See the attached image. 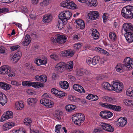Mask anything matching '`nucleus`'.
Instances as JSON below:
<instances>
[{"instance_id": "obj_1", "label": "nucleus", "mask_w": 133, "mask_h": 133, "mask_svg": "<svg viewBox=\"0 0 133 133\" xmlns=\"http://www.w3.org/2000/svg\"><path fill=\"white\" fill-rule=\"evenodd\" d=\"M121 14L127 19L133 18V6L128 5L124 7L122 10Z\"/></svg>"}, {"instance_id": "obj_2", "label": "nucleus", "mask_w": 133, "mask_h": 133, "mask_svg": "<svg viewBox=\"0 0 133 133\" xmlns=\"http://www.w3.org/2000/svg\"><path fill=\"white\" fill-rule=\"evenodd\" d=\"M72 15V13L69 11H64L59 15V18L60 20L63 22L64 24L67 22L68 20L69 19Z\"/></svg>"}, {"instance_id": "obj_3", "label": "nucleus", "mask_w": 133, "mask_h": 133, "mask_svg": "<svg viewBox=\"0 0 133 133\" xmlns=\"http://www.w3.org/2000/svg\"><path fill=\"white\" fill-rule=\"evenodd\" d=\"M85 119V116L81 113L74 115L72 117V120L74 123L78 125H80L81 123L83 122Z\"/></svg>"}, {"instance_id": "obj_4", "label": "nucleus", "mask_w": 133, "mask_h": 133, "mask_svg": "<svg viewBox=\"0 0 133 133\" xmlns=\"http://www.w3.org/2000/svg\"><path fill=\"white\" fill-rule=\"evenodd\" d=\"M54 38L52 37L51 39L52 42L55 44L58 43L61 44L65 43L66 41L67 38L64 36L58 35Z\"/></svg>"}, {"instance_id": "obj_5", "label": "nucleus", "mask_w": 133, "mask_h": 133, "mask_svg": "<svg viewBox=\"0 0 133 133\" xmlns=\"http://www.w3.org/2000/svg\"><path fill=\"white\" fill-rule=\"evenodd\" d=\"M61 6L69 9H76L77 7L72 1L66 0L63 1L61 3Z\"/></svg>"}, {"instance_id": "obj_6", "label": "nucleus", "mask_w": 133, "mask_h": 133, "mask_svg": "<svg viewBox=\"0 0 133 133\" xmlns=\"http://www.w3.org/2000/svg\"><path fill=\"white\" fill-rule=\"evenodd\" d=\"M112 82V84L111 85V90H114L117 92H119L122 91L123 87L122 83L115 81Z\"/></svg>"}, {"instance_id": "obj_7", "label": "nucleus", "mask_w": 133, "mask_h": 133, "mask_svg": "<svg viewBox=\"0 0 133 133\" xmlns=\"http://www.w3.org/2000/svg\"><path fill=\"white\" fill-rule=\"evenodd\" d=\"M124 65L125 66L127 70H130L133 68V59L129 57L125 58L123 61Z\"/></svg>"}, {"instance_id": "obj_8", "label": "nucleus", "mask_w": 133, "mask_h": 133, "mask_svg": "<svg viewBox=\"0 0 133 133\" xmlns=\"http://www.w3.org/2000/svg\"><path fill=\"white\" fill-rule=\"evenodd\" d=\"M11 71L8 66L4 65L0 68V74H8V76L9 77L14 76H15V74L13 72L11 73L10 72Z\"/></svg>"}, {"instance_id": "obj_9", "label": "nucleus", "mask_w": 133, "mask_h": 133, "mask_svg": "<svg viewBox=\"0 0 133 133\" xmlns=\"http://www.w3.org/2000/svg\"><path fill=\"white\" fill-rule=\"evenodd\" d=\"M123 29L126 32L125 34L133 33V26L131 23H126L124 24L123 25L122 31H123Z\"/></svg>"}, {"instance_id": "obj_10", "label": "nucleus", "mask_w": 133, "mask_h": 133, "mask_svg": "<svg viewBox=\"0 0 133 133\" xmlns=\"http://www.w3.org/2000/svg\"><path fill=\"white\" fill-rule=\"evenodd\" d=\"M66 65V64L64 62H59L56 65L55 70L57 72H62L65 70Z\"/></svg>"}, {"instance_id": "obj_11", "label": "nucleus", "mask_w": 133, "mask_h": 133, "mask_svg": "<svg viewBox=\"0 0 133 133\" xmlns=\"http://www.w3.org/2000/svg\"><path fill=\"white\" fill-rule=\"evenodd\" d=\"M41 103L44 104L47 107H51L53 105L54 102L47 98H43L40 101Z\"/></svg>"}, {"instance_id": "obj_12", "label": "nucleus", "mask_w": 133, "mask_h": 133, "mask_svg": "<svg viewBox=\"0 0 133 133\" xmlns=\"http://www.w3.org/2000/svg\"><path fill=\"white\" fill-rule=\"evenodd\" d=\"M27 86H32L36 88H38L40 87H43L44 86V84L42 83L39 82H32L27 81Z\"/></svg>"}, {"instance_id": "obj_13", "label": "nucleus", "mask_w": 133, "mask_h": 133, "mask_svg": "<svg viewBox=\"0 0 133 133\" xmlns=\"http://www.w3.org/2000/svg\"><path fill=\"white\" fill-rule=\"evenodd\" d=\"M99 14L96 11H91L88 14V18L91 20H95L99 18Z\"/></svg>"}, {"instance_id": "obj_14", "label": "nucleus", "mask_w": 133, "mask_h": 133, "mask_svg": "<svg viewBox=\"0 0 133 133\" xmlns=\"http://www.w3.org/2000/svg\"><path fill=\"white\" fill-rule=\"evenodd\" d=\"M100 126L103 129L107 131L112 132L114 131V127L108 124L102 122Z\"/></svg>"}, {"instance_id": "obj_15", "label": "nucleus", "mask_w": 133, "mask_h": 133, "mask_svg": "<svg viewBox=\"0 0 133 133\" xmlns=\"http://www.w3.org/2000/svg\"><path fill=\"white\" fill-rule=\"evenodd\" d=\"M127 121V119L126 117H121L118 119L116 122L118 126L123 127L126 124Z\"/></svg>"}, {"instance_id": "obj_16", "label": "nucleus", "mask_w": 133, "mask_h": 133, "mask_svg": "<svg viewBox=\"0 0 133 133\" xmlns=\"http://www.w3.org/2000/svg\"><path fill=\"white\" fill-rule=\"evenodd\" d=\"M75 52L74 50H68L66 51H64L62 52V56L67 57H72L74 55Z\"/></svg>"}, {"instance_id": "obj_17", "label": "nucleus", "mask_w": 133, "mask_h": 133, "mask_svg": "<svg viewBox=\"0 0 133 133\" xmlns=\"http://www.w3.org/2000/svg\"><path fill=\"white\" fill-rule=\"evenodd\" d=\"M8 99L7 97L4 94L0 93V103L2 106L4 105L7 103Z\"/></svg>"}, {"instance_id": "obj_18", "label": "nucleus", "mask_w": 133, "mask_h": 133, "mask_svg": "<svg viewBox=\"0 0 133 133\" xmlns=\"http://www.w3.org/2000/svg\"><path fill=\"white\" fill-rule=\"evenodd\" d=\"M35 79L37 81L42 82H45L47 81L46 76L44 75L40 76L37 75L35 77Z\"/></svg>"}, {"instance_id": "obj_19", "label": "nucleus", "mask_w": 133, "mask_h": 133, "mask_svg": "<svg viewBox=\"0 0 133 133\" xmlns=\"http://www.w3.org/2000/svg\"><path fill=\"white\" fill-rule=\"evenodd\" d=\"M37 101V99L35 98H29L27 99V102L29 105L33 107L36 104Z\"/></svg>"}, {"instance_id": "obj_20", "label": "nucleus", "mask_w": 133, "mask_h": 133, "mask_svg": "<svg viewBox=\"0 0 133 133\" xmlns=\"http://www.w3.org/2000/svg\"><path fill=\"white\" fill-rule=\"evenodd\" d=\"M52 17L51 15H45L43 16L42 21L43 22L48 23L51 22L52 20Z\"/></svg>"}, {"instance_id": "obj_21", "label": "nucleus", "mask_w": 133, "mask_h": 133, "mask_svg": "<svg viewBox=\"0 0 133 133\" xmlns=\"http://www.w3.org/2000/svg\"><path fill=\"white\" fill-rule=\"evenodd\" d=\"M77 23L76 27L81 29H83L85 27V24L84 21L82 19L76 20L75 21Z\"/></svg>"}, {"instance_id": "obj_22", "label": "nucleus", "mask_w": 133, "mask_h": 133, "mask_svg": "<svg viewBox=\"0 0 133 133\" xmlns=\"http://www.w3.org/2000/svg\"><path fill=\"white\" fill-rule=\"evenodd\" d=\"M0 87L5 90H9L11 88V85L2 82H0Z\"/></svg>"}, {"instance_id": "obj_23", "label": "nucleus", "mask_w": 133, "mask_h": 133, "mask_svg": "<svg viewBox=\"0 0 133 133\" xmlns=\"http://www.w3.org/2000/svg\"><path fill=\"white\" fill-rule=\"evenodd\" d=\"M22 56V54L21 51H18L13 56L12 58L13 61L16 62H17L20 59Z\"/></svg>"}, {"instance_id": "obj_24", "label": "nucleus", "mask_w": 133, "mask_h": 133, "mask_svg": "<svg viewBox=\"0 0 133 133\" xmlns=\"http://www.w3.org/2000/svg\"><path fill=\"white\" fill-rule=\"evenodd\" d=\"M125 68V66L124 65V64L118 63L116 66V69L118 72H121L123 71L124 69Z\"/></svg>"}, {"instance_id": "obj_25", "label": "nucleus", "mask_w": 133, "mask_h": 133, "mask_svg": "<svg viewBox=\"0 0 133 133\" xmlns=\"http://www.w3.org/2000/svg\"><path fill=\"white\" fill-rule=\"evenodd\" d=\"M95 50L103 54H105L107 56L110 55L109 54L108 52L101 48L96 47L95 48Z\"/></svg>"}, {"instance_id": "obj_26", "label": "nucleus", "mask_w": 133, "mask_h": 133, "mask_svg": "<svg viewBox=\"0 0 133 133\" xmlns=\"http://www.w3.org/2000/svg\"><path fill=\"white\" fill-rule=\"evenodd\" d=\"M110 109L117 112H120L121 110L120 106L111 104Z\"/></svg>"}, {"instance_id": "obj_27", "label": "nucleus", "mask_w": 133, "mask_h": 133, "mask_svg": "<svg viewBox=\"0 0 133 133\" xmlns=\"http://www.w3.org/2000/svg\"><path fill=\"white\" fill-rule=\"evenodd\" d=\"M92 34L94 39H97L99 37V34L96 29H93L92 30Z\"/></svg>"}, {"instance_id": "obj_28", "label": "nucleus", "mask_w": 133, "mask_h": 133, "mask_svg": "<svg viewBox=\"0 0 133 133\" xmlns=\"http://www.w3.org/2000/svg\"><path fill=\"white\" fill-rule=\"evenodd\" d=\"M88 72L87 70L83 69H80L76 72V74L78 76H82L84 74H87Z\"/></svg>"}, {"instance_id": "obj_29", "label": "nucleus", "mask_w": 133, "mask_h": 133, "mask_svg": "<svg viewBox=\"0 0 133 133\" xmlns=\"http://www.w3.org/2000/svg\"><path fill=\"white\" fill-rule=\"evenodd\" d=\"M59 84L61 87L64 89H67L69 86L68 83L66 81H61Z\"/></svg>"}, {"instance_id": "obj_30", "label": "nucleus", "mask_w": 133, "mask_h": 133, "mask_svg": "<svg viewBox=\"0 0 133 133\" xmlns=\"http://www.w3.org/2000/svg\"><path fill=\"white\" fill-rule=\"evenodd\" d=\"M125 35L126 39L128 42L131 43L133 41V32Z\"/></svg>"}, {"instance_id": "obj_31", "label": "nucleus", "mask_w": 133, "mask_h": 133, "mask_svg": "<svg viewBox=\"0 0 133 133\" xmlns=\"http://www.w3.org/2000/svg\"><path fill=\"white\" fill-rule=\"evenodd\" d=\"M24 107V105L21 102H17L15 103V108L17 110H21Z\"/></svg>"}, {"instance_id": "obj_32", "label": "nucleus", "mask_w": 133, "mask_h": 133, "mask_svg": "<svg viewBox=\"0 0 133 133\" xmlns=\"http://www.w3.org/2000/svg\"><path fill=\"white\" fill-rule=\"evenodd\" d=\"M65 108L67 111L69 112L71 111L72 110L75 109L76 106L72 104H69L66 106Z\"/></svg>"}, {"instance_id": "obj_33", "label": "nucleus", "mask_w": 133, "mask_h": 133, "mask_svg": "<svg viewBox=\"0 0 133 133\" xmlns=\"http://www.w3.org/2000/svg\"><path fill=\"white\" fill-rule=\"evenodd\" d=\"M102 86L103 88H104L105 89L110 90H111V89H110L111 87V85L107 82L103 83L102 84Z\"/></svg>"}, {"instance_id": "obj_34", "label": "nucleus", "mask_w": 133, "mask_h": 133, "mask_svg": "<svg viewBox=\"0 0 133 133\" xmlns=\"http://www.w3.org/2000/svg\"><path fill=\"white\" fill-rule=\"evenodd\" d=\"M92 65H95L99 62L100 60V57L99 56H95L92 58Z\"/></svg>"}, {"instance_id": "obj_35", "label": "nucleus", "mask_w": 133, "mask_h": 133, "mask_svg": "<svg viewBox=\"0 0 133 133\" xmlns=\"http://www.w3.org/2000/svg\"><path fill=\"white\" fill-rule=\"evenodd\" d=\"M88 3L89 5L90 6H96L97 5V3L96 0H87Z\"/></svg>"}, {"instance_id": "obj_36", "label": "nucleus", "mask_w": 133, "mask_h": 133, "mask_svg": "<svg viewBox=\"0 0 133 133\" xmlns=\"http://www.w3.org/2000/svg\"><path fill=\"white\" fill-rule=\"evenodd\" d=\"M69 99L72 102H78L80 100V99L77 98L75 96L70 95L68 97Z\"/></svg>"}, {"instance_id": "obj_37", "label": "nucleus", "mask_w": 133, "mask_h": 133, "mask_svg": "<svg viewBox=\"0 0 133 133\" xmlns=\"http://www.w3.org/2000/svg\"><path fill=\"white\" fill-rule=\"evenodd\" d=\"M4 114L5 115L6 119H8L9 118H11L13 117L12 112L10 111H7Z\"/></svg>"}, {"instance_id": "obj_38", "label": "nucleus", "mask_w": 133, "mask_h": 133, "mask_svg": "<svg viewBox=\"0 0 133 133\" xmlns=\"http://www.w3.org/2000/svg\"><path fill=\"white\" fill-rule=\"evenodd\" d=\"M24 122V124L26 125L30 126L31 123H32V121L30 118H28L25 119Z\"/></svg>"}, {"instance_id": "obj_39", "label": "nucleus", "mask_w": 133, "mask_h": 133, "mask_svg": "<svg viewBox=\"0 0 133 133\" xmlns=\"http://www.w3.org/2000/svg\"><path fill=\"white\" fill-rule=\"evenodd\" d=\"M123 103L127 106H131L133 104V101L129 99L124 100Z\"/></svg>"}, {"instance_id": "obj_40", "label": "nucleus", "mask_w": 133, "mask_h": 133, "mask_svg": "<svg viewBox=\"0 0 133 133\" xmlns=\"http://www.w3.org/2000/svg\"><path fill=\"white\" fill-rule=\"evenodd\" d=\"M109 36L110 38L113 42L115 41L116 39V36L115 33L110 32L109 34Z\"/></svg>"}, {"instance_id": "obj_41", "label": "nucleus", "mask_w": 133, "mask_h": 133, "mask_svg": "<svg viewBox=\"0 0 133 133\" xmlns=\"http://www.w3.org/2000/svg\"><path fill=\"white\" fill-rule=\"evenodd\" d=\"M49 0H44L40 3V5L42 7L46 6L49 4Z\"/></svg>"}, {"instance_id": "obj_42", "label": "nucleus", "mask_w": 133, "mask_h": 133, "mask_svg": "<svg viewBox=\"0 0 133 133\" xmlns=\"http://www.w3.org/2000/svg\"><path fill=\"white\" fill-rule=\"evenodd\" d=\"M127 95L130 97H133V90L131 88H129L126 91Z\"/></svg>"}, {"instance_id": "obj_43", "label": "nucleus", "mask_w": 133, "mask_h": 133, "mask_svg": "<svg viewBox=\"0 0 133 133\" xmlns=\"http://www.w3.org/2000/svg\"><path fill=\"white\" fill-rule=\"evenodd\" d=\"M57 96H58V97L60 98L61 97H63L64 96H65L66 95V94L62 92L61 91H58L57 94Z\"/></svg>"}, {"instance_id": "obj_44", "label": "nucleus", "mask_w": 133, "mask_h": 133, "mask_svg": "<svg viewBox=\"0 0 133 133\" xmlns=\"http://www.w3.org/2000/svg\"><path fill=\"white\" fill-rule=\"evenodd\" d=\"M93 58L90 57H88L86 59V62L89 65H92V61H93Z\"/></svg>"}, {"instance_id": "obj_45", "label": "nucleus", "mask_w": 133, "mask_h": 133, "mask_svg": "<svg viewBox=\"0 0 133 133\" xmlns=\"http://www.w3.org/2000/svg\"><path fill=\"white\" fill-rule=\"evenodd\" d=\"M50 57L55 60V61H57L59 59V55L55 54H53L50 55Z\"/></svg>"}, {"instance_id": "obj_46", "label": "nucleus", "mask_w": 133, "mask_h": 133, "mask_svg": "<svg viewBox=\"0 0 133 133\" xmlns=\"http://www.w3.org/2000/svg\"><path fill=\"white\" fill-rule=\"evenodd\" d=\"M105 99L107 102L110 103H112L114 102V101L115 99L114 98H111L110 97L106 96L105 98Z\"/></svg>"}, {"instance_id": "obj_47", "label": "nucleus", "mask_w": 133, "mask_h": 133, "mask_svg": "<svg viewBox=\"0 0 133 133\" xmlns=\"http://www.w3.org/2000/svg\"><path fill=\"white\" fill-rule=\"evenodd\" d=\"M107 110H104L101 111L100 114V116L103 118L107 119L106 117Z\"/></svg>"}, {"instance_id": "obj_48", "label": "nucleus", "mask_w": 133, "mask_h": 133, "mask_svg": "<svg viewBox=\"0 0 133 133\" xmlns=\"http://www.w3.org/2000/svg\"><path fill=\"white\" fill-rule=\"evenodd\" d=\"M73 63L72 61L70 62L69 64H66V68H67L69 70H71L73 67Z\"/></svg>"}, {"instance_id": "obj_49", "label": "nucleus", "mask_w": 133, "mask_h": 133, "mask_svg": "<svg viewBox=\"0 0 133 133\" xmlns=\"http://www.w3.org/2000/svg\"><path fill=\"white\" fill-rule=\"evenodd\" d=\"M100 105L102 107L110 109L111 104L108 103H100Z\"/></svg>"}, {"instance_id": "obj_50", "label": "nucleus", "mask_w": 133, "mask_h": 133, "mask_svg": "<svg viewBox=\"0 0 133 133\" xmlns=\"http://www.w3.org/2000/svg\"><path fill=\"white\" fill-rule=\"evenodd\" d=\"M61 125H57L56 127L55 132L57 133H60V129H61Z\"/></svg>"}, {"instance_id": "obj_51", "label": "nucleus", "mask_w": 133, "mask_h": 133, "mask_svg": "<svg viewBox=\"0 0 133 133\" xmlns=\"http://www.w3.org/2000/svg\"><path fill=\"white\" fill-rule=\"evenodd\" d=\"M113 115V113L110 111L107 110L106 112V117L107 119L111 117Z\"/></svg>"}, {"instance_id": "obj_52", "label": "nucleus", "mask_w": 133, "mask_h": 133, "mask_svg": "<svg viewBox=\"0 0 133 133\" xmlns=\"http://www.w3.org/2000/svg\"><path fill=\"white\" fill-rule=\"evenodd\" d=\"M79 86V88H78L79 89H78V91L82 93H84L85 91L83 87L80 85V86Z\"/></svg>"}, {"instance_id": "obj_53", "label": "nucleus", "mask_w": 133, "mask_h": 133, "mask_svg": "<svg viewBox=\"0 0 133 133\" xmlns=\"http://www.w3.org/2000/svg\"><path fill=\"white\" fill-rule=\"evenodd\" d=\"M20 46L18 45L13 46L10 48L11 50L12 51H14L18 49H20Z\"/></svg>"}, {"instance_id": "obj_54", "label": "nucleus", "mask_w": 133, "mask_h": 133, "mask_svg": "<svg viewBox=\"0 0 133 133\" xmlns=\"http://www.w3.org/2000/svg\"><path fill=\"white\" fill-rule=\"evenodd\" d=\"M59 112H57L55 113L54 115V117L60 120L61 119V117Z\"/></svg>"}, {"instance_id": "obj_55", "label": "nucleus", "mask_w": 133, "mask_h": 133, "mask_svg": "<svg viewBox=\"0 0 133 133\" xmlns=\"http://www.w3.org/2000/svg\"><path fill=\"white\" fill-rule=\"evenodd\" d=\"M21 11L22 12L24 13H26L28 12V10L25 6H23L21 8Z\"/></svg>"}, {"instance_id": "obj_56", "label": "nucleus", "mask_w": 133, "mask_h": 133, "mask_svg": "<svg viewBox=\"0 0 133 133\" xmlns=\"http://www.w3.org/2000/svg\"><path fill=\"white\" fill-rule=\"evenodd\" d=\"M58 91L59 90L54 88H52L51 90V92L53 94H55L56 96L57 95V94Z\"/></svg>"}, {"instance_id": "obj_57", "label": "nucleus", "mask_w": 133, "mask_h": 133, "mask_svg": "<svg viewBox=\"0 0 133 133\" xmlns=\"http://www.w3.org/2000/svg\"><path fill=\"white\" fill-rule=\"evenodd\" d=\"M24 41H30V43L31 41V38L30 37L29 35H26L25 36V38Z\"/></svg>"}, {"instance_id": "obj_58", "label": "nucleus", "mask_w": 133, "mask_h": 133, "mask_svg": "<svg viewBox=\"0 0 133 133\" xmlns=\"http://www.w3.org/2000/svg\"><path fill=\"white\" fill-rule=\"evenodd\" d=\"M41 59H38L35 60V63L38 65H41Z\"/></svg>"}, {"instance_id": "obj_59", "label": "nucleus", "mask_w": 133, "mask_h": 133, "mask_svg": "<svg viewBox=\"0 0 133 133\" xmlns=\"http://www.w3.org/2000/svg\"><path fill=\"white\" fill-rule=\"evenodd\" d=\"M11 84L12 85L17 86H18L19 85H21V84H19L18 82L15 81H11Z\"/></svg>"}, {"instance_id": "obj_60", "label": "nucleus", "mask_w": 133, "mask_h": 133, "mask_svg": "<svg viewBox=\"0 0 133 133\" xmlns=\"http://www.w3.org/2000/svg\"><path fill=\"white\" fill-rule=\"evenodd\" d=\"M79 86H80V85L78 84H75L73 85V88L75 90L78 91V89H79L78 88H79Z\"/></svg>"}, {"instance_id": "obj_61", "label": "nucleus", "mask_w": 133, "mask_h": 133, "mask_svg": "<svg viewBox=\"0 0 133 133\" xmlns=\"http://www.w3.org/2000/svg\"><path fill=\"white\" fill-rule=\"evenodd\" d=\"M24 41L22 42V44L24 46H27L30 43V41Z\"/></svg>"}, {"instance_id": "obj_62", "label": "nucleus", "mask_w": 133, "mask_h": 133, "mask_svg": "<svg viewBox=\"0 0 133 133\" xmlns=\"http://www.w3.org/2000/svg\"><path fill=\"white\" fill-rule=\"evenodd\" d=\"M60 21L61 20H60V19L59 20L60 21H59V20H58V23L56 25V26L58 27V29L60 28V25L61 24L62 25H63L62 24H64L63 23V22L62 21V22H60Z\"/></svg>"}, {"instance_id": "obj_63", "label": "nucleus", "mask_w": 133, "mask_h": 133, "mask_svg": "<svg viewBox=\"0 0 133 133\" xmlns=\"http://www.w3.org/2000/svg\"><path fill=\"white\" fill-rule=\"evenodd\" d=\"M5 51V49L4 47L1 46L0 48V53L4 54Z\"/></svg>"}, {"instance_id": "obj_64", "label": "nucleus", "mask_w": 133, "mask_h": 133, "mask_svg": "<svg viewBox=\"0 0 133 133\" xmlns=\"http://www.w3.org/2000/svg\"><path fill=\"white\" fill-rule=\"evenodd\" d=\"M93 95L91 94H89L86 97V98L89 100H90L91 99H92L93 97Z\"/></svg>"}]
</instances>
